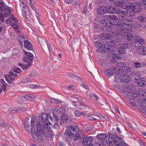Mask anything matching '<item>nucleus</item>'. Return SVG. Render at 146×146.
Segmentation results:
<instances>
[{
    "mask_svg": "<svg viewBox=\"0 0 146 146\" xmlns=\"http://www.w3.org/2000/svg\"><path fill=\"white\" fill-rule=\"evenodd\" d=\"M32 119L31 123L32 125L31 131L32 134H35L38 139H40L42 138V135H44L47 137H52L53 136V133L50 129V127L48 125H51V123L48 120V116L47 113H43L40 115L39 121L36 122L35 125H33L34 119Z\"/></svg>",
    "mask_w": 146,
    "mask_h": 146,
    "instance_id": "1",
    "label": "nucleus"
},
{
    "mask_svg": "<svg viewBox=\"0 0 146 146\" xmlns=\"http://www.w3.org/2000/svg\"><path fill=\"white\" fill-rule=\"evenodd\" d=\"M80 131L79 127L76 126H70L68 127L64 133L65 139L67 140L70 138L71 136H73V139L74 141H77L80 138Z\"/></svg>",
    "mask_w": 146,
    "mask_h": 146,
    "instance_id": "2",
    "label": "nucleus"
},
{
    "mask_svg": "<svg viewBox=\"0 0 146 146\" xmlns=\"http://www.w3.org/2000/svg\"><path fill=\"white\" fill-rule=\"evenodd\" d=\"M124 142L121 137L111 134H109L108 139L106 140V143L109 146L115 145L116 146H121Z\"/></svg>",
    "mask_w": 146,
    "mask_h": 146,
    "instance_id": "3",
    "label": "nucleus"
},
{
    "mask_svg": "<svg viewBox=\"0 0 146 146\" xmlns=\"http://www.w3.org/2000/svg\"><path fill=\"white\" fill-rule=\"evenodd\" d=\"M95 43V46L98 48L100 52L107 53L112 51L111 46H108L107 44H105L102 41H96Z\"/></svg>",
    "mask_w": 146,
    "mask_h": 146,
    "instance_id": "4",
    "label": "nucleus"
},
{
    "mask_svg": "<svg viewBox=\"0 0 146 146\" xmlns=\"http://www.w3.org/2000/svg\"><path fill=\"white\" fill-rule=\"evenodd\" d=\"M3 11L4 12V14L0 12V24L1 22L3 23L4 21L5 17L9 18L11 20L15 17L12 11L8 8H5Z\"/></svg>",
    "mask_w": 146,
    "mask_h": 146,
    "instance_id": "5",
    "label": "nucleus"
},
{
    "mask_svg": "<svg viewBox=\"0 0 146 146\" xmlns=\"http://www.w3.org/2000/svg\"><path fill=\"white\" fill-rule=\"evenodd\" d=\"M17 76V74L14 73L13 71H10L9 75H5V78L6 81L11 85H13L12 82Z\"/></svg>",
    "mask_w": 146,
    "mask_h": 146,
    "instance_id": "6",
    "label": "nucleus"
},
{
    "mask_svg": "<svg viewBox=\"0 0 146 146\" xmlns=\"http://www.w3.org/2000/svg\"><path fill=\"white\" fill-rule=\"evenodd\" d=\"M38 39L39 43L41 45L42 44L44 47V48L46 46V45H47L48 51L50 53L52 51V48L50 44L47 41H45L44 39L41 37L38 38Z\"/></svg>",
    "mask_w": 146,
    "mask_h": 146,
    "instance_id": "7",
    "label": "nucleus"
},
{
    "mask_svg": "<svg viewBox=\"0 0 146 146\" xmlns=\"http://www.w3.org/2000/svg\"><path fill=\"white\" fill-rule=\"evenodd\" d=\"M25 56H24L23 59L25 62L29 63L33 61V56L32 54L29 52H25Z\"/></svg>",
    "mask_w": 146,
    "mask_h": 146,
    "instance_id": "8",
    "label": "nucleus"
},
{
    "mask_svg": "<svg viewBox=\"0 0 146 146\" xmlns=\"http://www.w3.org/2000/svg\"><path fill=\"white\" fill-rule=\"evenodd\" d=\"M120 80L122 82H125L128 84L131 80L130 75L122 74L120 77Z\"/></svg>",
    "mask_w": 146,
    "mask_h": 146,
    "instance_id": "9",
    "label": "nucleus"
},
{
    "mask_svg": "<svg viewBox=\"0 0 146 146\" xmlns=\"http://www.w3.org/2000/svg\"><path fill=\"white\" fill-rule=\"evenodd\" d=\"M141 5L139 3H135L131 4L130 8L135 12H139L141 11Z\"/></svg>",
    "mask_w": 146,
    "mask_h": 146,
    "instance_id": "10",
    "label": "nucleus"
},
{
    "mask_svg": "<svg viewBox=\"0 0 146 146\" xmlns=\"http://www.w3.org/2000/svg\"><path fill=\"white\" fill-rule=\"evenodd\" d=\"M108 135L107 134L105 133H101L99 134L98 135V137L96 138L95 140H98L99 142L101 141L103 143H104V141L106 142V140L108 138Z\"/></svg>",
    "mask_w": 146,
    "mask_h": 146,
    "instance_id": "11",
    "label": "nucleus"
},
{
    "mask_svg": "<svg viewBox=\"0 0 146 146\" xmlns=\"http://www.w3.org/2000/svg\"><path fill=\"white\" fill-rule=\"evenodd\" d=\"M144 42V40L143 38L140 37H137L133 42V44L135 47H139Z\"/></svg>",
    "mask_w": 146,
    "mask_h": 146,
    "instance_id": "12",
    "label": "nucleus"
},
{
    "mask_svg": "<svg viewBox=\"0 0 146 146\" xmlns=\"http://www.w3.org/2000/svg\"><path fill=\"white\" fill-rule=\"evenodd\" d=\"M141 102V104L138 107V110L141 113L146 114V101Z\"/></svg>",
    "mask_w": 146,
    "mask_h": 146,
    "instance_id": "13",
    "label": "nucleus"
},
{
    "mask_svg": "<svg viewBox=\"0 0 146 146\" xmlns=\"http://www.w3.org/2000/svg\"><path fill=\"white\" fill-rule=\"evenodd\" d=\"M124 11L118 10L115 14L117 15V19L122 21L125 18L126 16Z\"/></svg>",
    "mask_w": 146,
    "mask_h": 146,
    "instance_id": "14",
    "label": "nucleus"
},
{
    "mask_svg": "<svg viewBox=\"0 0 146 146\" xmlns=\"http://www.w3.org/2000/svg\"><path fill=\"white\" fill-rule=\"evenodd\" d=\"M128 47L127 44L126 43L123 44L121 45L117 49L119 53L121 54L125 53L126 49Z\"/></svg>",
    "mask_w": 146,
    "mask_h": 146,
    "instance_id": "15",
    "label": "nucleus"
},
{
    "mask_svg": "<svg viewBox=\"0 0 146 146\" xmlns=\"http://www.w3.org/2000/svg\"><path fill=\"white\" fill-rule=\"evenodd\" d=\"M11 20L10 25L14 29H17L19 27L18 20L14 17Z\"/></svg>",
    "mask_w": 146,
    "mask_h": 146,
    "instance_id": "16",
    "label": "nucleus"
},
{
    "mask_svg": "<svg viewBox=\"0 0 146 146\" xmlns=\"http://www.w3.org/2000/svg\"><path fill=\"white\" fill-rule=\"evenodd\" d=\"M93 139L92 137H84L83 139L82 143L85 145H91V141Z\"/></svg>",
    "mask_w": 146,
    "mask_h": 146,
    "instance_id": "17",
    "label": "nucleus"
},
{
    "mask_svg": "<svg viewBox=\"0 0 146 146\" xmlns=\"http://www.w3.org/2000/svg\"><path fill=\"white\" fill-rule=\"evenodd\" d=\"M130 76L131 77V80H132L134 82L138 80L140 77V76L139 74L135 72H133L130 75Z\"/></svg>",
    "mask_w": 146,
    "mask_h": 146,
    "instance_id": "18",
    "label": "nucleus"
},
{
    "mask_svg": "<svg viewBox=\"0 0 146 146\" xmlns=\"http://www.w3.org/2000/svg\"><path fill=\"white\" fill-rule=\"evenodd\" d=\"M118 9L117 8L113 7H106V13H116Z\"/></svg>",
    "mask_w": 146,
    "mask_h": 146,
    "instance_id": "19",
    "label": "nucleus"
},
{
    "mask_svg": "<svg viewBox=\"0 0 146 146\" xmlns=\"http://www.w3.org/2000/svg\"><path fill=\"white\" fill-rule=\"evenodd\" d=\"M24 47L29 50H32L33 49V47L31 42L26 40H24Z\"/></svg>",
    "mask_w": 146,
    "mask_h": 146,
    "instance_id": "20",
    "label": "nucleus"
},
{
    "mask_svg": "<svg viewBox=\"0 0 146 146\" xmlns=\"http://www.w3.org/2000/svg\"><path fill=\"white\" fill-rule=\"evenodd\" d=\"M97 12L98 14L101 15L103 13H106V7L102 6L99 7L97 10Z\"/></svg>",
    "mask_w": 146,
    "mask_h": 146,
    "instance_id": "21",
    "label": "nucleus"
},
{
    "mask_svg": "<svg viewBox=\"0 0 146 146\" xmlns=\"http://www.w3.org/2000/svg\"><path fill=\"white\" fill-rule=\"evenodd\" d=\"M125 24L122 23H121L117 25L116 29L117 31L120 32L125 30L126 29V27H125Z\"/></svg>",
    "mask_w": 146,
    "mask_h": 146,
    "instance_id": "22",
    "label": "nucleus"
},
{
    "mask_svg": "<svg viewBox=\"0 0 146 146\" xmlns=\"http://www.w3.org/2000/svg\"><path fill=\"white\" fill-rule=\"evenodd\" d=\"M138 96L140 98V100H146V90H144L140 92Z\"/></svg>",
    "mask_w": 146,
    "mask_h": 146,
    "instance_id": "23",
    "label": "nucleus"
},
{
    "mask_svg": "<svg viewBox=\"0 0 146 146\" xmlns=\"http://www.w3.org/2000/svg\"><path fill=\"white\" fill-rule=\"evenodd\" d=\"M26 1L32 9H33L36 14L37 13V15H38V11L36 7L34 5L33 0H26Z\"/></svg>",
    "mask_w": 146,
    "mask_h": 146,
    "instance_id": "24",
    "label": "nucleus"
},
{
    "mask_svg": "<svg viewBox=\"0 0 146 146\" xmlns=\"http://www.w3.org/2000/svg\"><path fill=\"white\" fill-rule=\"evenodd\" d=\"M141 102L139 101H131L129 104L133 107L137 108L138 110L139 106L141 104Z\"/></svg>",
    "mask_w": 146,
    "mask_h": 146,
    "instance_id": "25",
    "label": "nucleus"
},
{
    "mask_svg": "<svg viewBox=\"0 0 146 146\" xmlns=\"http://www.w3.org/2000/svg\"><path fill=\"white\" fill-rule=\"evenodd\" d=\"M23 98H24L25 99H23V98L21 99L22 100L25 99L27 100H35L37 99H34V98H35V97L32 94H28L25 95L23 96Z\"/></svg>",
    "mask_w": 146,
    "mask_h": 146,
    "instance_id": "26",
    "label": "nucleus"
},
{
    "mask_svg": "<svg viewBox=\"0 0 146 146\" xmlns=\"http://www.w3.org/2000/svg\"><path fill=\"white\" fill-rule=\"evenodd\" d=\"M122 37L125 39L131 40L133 39V37L131 34L130 33H125L122 35Z\"/></svg>",
    "mask_w": 146,
    "mask_h": 146,
    "instance_id": "27",
    "label": "nucleus"
},
{
    "mask_svg": "<svg viewBox=\"0 0 146 146\" xmlns=\"http://www.w3.org/2000/svg\"><path fill=\"white\" fill-rule=\"evenodd\" d=\"M115 68L114 67H112L110 69H108L107 72L106 74L109 76H111L113 75L114 73L115 72Z\"/></svg>",
    "mask_w": 146,
    "mask_h": 146,
    "instance_id": "28",
    "label": "nucleus"
},
{
    "mask_svg": "<svg viewBox=\"0 0 146 146\" xmlns=\"http://www.w3.org/2000/svg\"><path fill=\"white\" fill-rule=\"evenodd\" d=\"M50 119L52 121V123L54 124L53 127L54 128L59 129V125L57 121V120H55L54 119H53L51 117H50Z\"/></svg>",
    "mask_w": 146,
    "mask_h": 146,
    "instance_id": "29",
    "label": "nucleus"
},
{
    "mask_svg": "<svg viewBox=\"0 0 146 146\" xmlns=\"http://www.w3.org/2000/svg\"><path fill=\"white\" fill-rule=\"evenodd\" d=\"M138 84L139 86L140 87L145 86L146 85V79L144 78H141L139 80Z\"/></svg>",
    "mask_w": 146,
    "mask_h": 146,
    "instance_id": "30",
    "label": "nucleus"
},
{
    "mask_svg": "<svg viewBox=\"0 0 146 146\" xmlns=\"http://www.w3.org/2000/svg\"><path fill=\"white\" fill-rule=\"evenodd\" d=\"M88 96L91 100H97L99 99V98L98 96L95 94L93 93H91L90 94H88Z\"/></svg>",
    "mask_w": 146,
    "mask_h": 146,
    "instance_id": "31",
    "label": "nucleus"
},
{
    "mask_svg": "<svg viewBox=\"0 0 146 146\" xmlns=\"http://www.w3.org/2000/svg\"><path fill=\"white\" fill-rule=\"evenodd\" d=\"M123 22L124 23H122L125 24L124 26L125 27L126 25L131 27V26L132 21H131L129 19H128L126 18L124 19L123 21Z\"/></svg>",
    "mask_w": 146,
    "mask_h": 146,
    "instance_id": "32",
    "label": "nucleus"
},
{
    "mask_svg": "<svg viewBox=\"0 0 146 146\" xmlns=\"http://www.w3.org/2000/svg\"><path fill=\"white\" fill-rule=\"evenodd\" d=\"M131 26V27L133 28H138L141 25V23L140 22H132Z\"/></svg>",
    "mask_w": 146,
    "mask_h": 146,
    "instance_id": "33",
    "label": "nucleus"
},
{
    "mask_svg": "<svg viewBox=\"0 0 146 146\" xmlns=\"http://www.w3.org/2000/svg\"><path fill=\"white\" fill-rule=\"evenodd\" d=\"M71 1L72 4L75 8H77L79 7V0H72Z\"/></svg>",
    "mask_w": 146,
    "mask_h": 146,
    "instance_id": "34",
    "label": "nucleus"
},
{
    "mask_svg": "<svg viewBox=\"0 0 146 146\" xmlns=\"http://www.w3.org/2000/svg\"><path fill=\"white\" fill-rule=\"evenodd\" d=\"M110 53L108 55V57L110 58L114 59L117 57L116 55L114 54V51L112 50V51L110 52Z\"/></svg>",
    "mask_w": 146,
    "mask_h": 146,
    "instance_id": "35",
    "label": "nucleus"
},
{
    "mask_svg": "<svg viewBox=\"0 0 146 146\" xmlns=\"http://www.w3.org/2000/svg\"><path fill=\"white\" fill-rule=\"evenodd\" d=\"M127 87L129 91L134 92L135 86L133 84H130L127 86Z\"/></svg>",
    "mask_w": 146,
    "mask_h": 146,
    "instance_id": "36",
    "label": "nucleus"
},
{
    "mask_svg": "<svg viewBox=\"0 0 146 146\" xmlns=\"http://www.w3.org/2000/svg\"><path fill=\"white\" fill-rule=\"evenodd\" d=\"M7 7L5 3L2 0H0V8L1 11H3L5 8Z\"/></svg>",
    "mask_w": 146,
    "mask_h": 146,
    "instance_id": "37",
    "label": "nucleus"
},
{
    "mask_svg": "<svg viewBox=\"0 0 146 146\" xmlns=\"http://www.w3.org/2000/svg\"><path fill=\"white\" fill-rule=\"evenodd\" d=\"M124 3V2L122 1H117L114 2V5L117 7H119L122 6Z\"/></svg>",
    "mask_w": 146,
    "mask_h": 146,
    "instance_id": "38",
    "label": "nucleus"
},
{
    "mask_svg": "<svg viewBox=\"0 0 146 146\" xmlns=\"http://www.w3.org/2000/svg\"><path fill=\"white\" fill-rule=\"evenodd\" d=\"M109 37V35L106 33H102L101 35V38L104 40L108 39Z\"/></svg>",
    "mask_w": 146,
    "mask_h": 146,
    "instance_id": "39",
    "label": "nucleus"
},
{
    "mask_svg": "<svg viewBox=\"0 0 146 146\" xmlns=\"http://www.w3.org/2000/svg\"><path fill=\"white\" fill-rule=\"evenodd\" d=\"M139 53L142 55L146 54V48L145 47H143L142 48L139 49Z\"/></svg>",
    "mask_w": 146,
    "mask_h": 146,
    "instance_id": "40",
    "label": "nucleus"
},
{
    "mask_svg": "<svg viewBox=\"0 0 146 146\" xmlns=\"http://www.w3.org/2000/svg\"><path fill=\"white\" fill-rule=\"evenodd\" d=\"M94 142V146H103V143L101 141L99 142L98 139H95Z\"/></svg>",
    "mask_w": 146,
    "mask_h": 146,
    "instance_id": "41",
    "label": "nucleus"
},
{
    "mask_svg": "<svg viewBox=\"0 0 146 146\" xmlns=\"http://www.w3.org/2000/svg\"><path fill=\"white\" fill-rule=\"evenodd\" d=\"M145 65V64H144L143 62L140 63L136 62L134 63V66L136 68H141L144 65Z\"/></svg>",
    "mask_w": 146,
    "mask_h": 146,
    "instance_id": "42",
    "label": "nucleus"
},
{
    "mask_svg": "<svg viewBox=\"0 0 146 146\" xmlns=\"http://www.w3.org/2000/svg\"><path fill=\"white\" fill-rule=\"evenodd\" d=\"M68 116L66 114L63 113L61 116L60 119L67 121L68 120Z\"/></svg>",
    "mask_w": 146,
    "mask_h": 146,
    "instance_id": "43",
    "label": "nucleus"
},
{
    "mask_svg": "<svg viewBox=\"0 0 146 146\" xmlns=\"http://www.w3.org/2000/svg\"><path fill=\"white\" fill-rule=\"evenodd\" d=\"M1 82L2 85L3 86V87H2L3 90L4 91H5L6 89V86L8 84L5 83V81L3 79L1 80Z\"/></svg>",
    "mask_w": 146,
    "mask_h": 146,
    "instance_id": "44",
    "label": "nucleus"
},
{
    "mask_svg": "<svg viewBox=\"0 0 146 146\" xmlns=\"http://www.w3.org/2000/svg\"><path fill=\"white\" fill-rule=\"evenodd\" d=\"M138 20L141 22L145 23L146 22V18L143 16L139 17H138Z\"/></svg>",
    "mask_w": 146,
    "mask_h": 146,
    "instance_id": "45",
    "label": "nucleus"
},
{
    "mask_svg": "<svg viewBox=\"0 0 146 146\" xmlns=\"http://www.w3.org/2000/svg\"><path fill=\"white\" fill-rule=\"evenodd\" d=\"M24 128L27 133H29L31 132L30 125L28 124H26V123H25Z\"/></svg>",
    "mask_w": 146,
    "mask_h": 146,
    "instance_id": "46",
    "label": "nucleus"
},
{
    "mask_svg": "<svg viewBox=\"0 0 146 146\" xmlns=\"http://www.w3.org/2000/svg\"><path fill=\"white\" fill-rule=\"evenodd\" d=\"M20 8L22 9H25L27 8L26 6L24 5L23 1L22 0H21L20 2Z\"/></svg>",
    "mask_w": 146,
    "mask_h": 146,
    "instance_id": "47",
    "label": "nucleus"
},
{
    "mask_svg": "<svg viewBox=\"0 0 146 146\" xmlns=\"http://www.w3.org/2000/svg\"><path fill=\"white\" fill-rule=\"evenodd\" d=\"M140 146H145V143L141 139H139L137 141Z\"/></svg>",
    "mask_w": 146,
    "mask_h": 146,
    "instance_id": "48",
    "label": "nucleus"
},
{
    "mask_svg": "<svg viewBox=\"0 0 146 146\" xmlns=\"http://www.w3.org/2000/svg\"><path fill=\"white\" fill-rule=\"evenodd\" d=\"M31 63L29 62L26 66L23 65L22 66V68L23 70H26L29 66H31Z\"/></svg>",
    "mask_w": 146,
    "mask_h": 146,
    "instance_id": "49",
    "label": "nucleus"
},
{
    "mask_svg": "<svg viewBox=\"0 0 146 146\" xmlns=\"http://www.w3.org/2000/svg\"><path fill=\"white\" fill-rule=\"evenodd\" d=\"M87 119L91 121H94V115H91L88 116L87 117Z\"/></svg>",
    "mask_w": 146,
    "mask_h": 146,
    "instance_id": "50",
    "label": "nucleus"
},
{
    "mask_svg": "<svg viewBox=\"0 0 146 146\" xmlns=\"http://www.w3.org/2000/svg\"><path fill=\"white\" fill-rule=\"evenodd\" d=\"M109 18L111 19L115 20L117 19V15H115L114 14H112L110 15H109Z\"/></svg>",
    "mask_w": 146,
    "mask_h": 146,
    "instance_id": "51",
    "label": "nucleus"
},
{
    "mask_svg": "<svg viewBox=\"0 0 146 146\" xmlns=\"http://www.w3.org/2000/svg\"><path fill=\"white\" fill-rule=\"evenodd\" d=\"M13 70L15 73H20L21 71V69L17 67H15L13 68Z\"/></svg>",
    "mask_w": 146,
    "mask_h": 146,
    "instance_id": "52",
    "label": "nucleus"
},
{
    "mask_svg": "<svg viewBox=\"0 0 146 146\" xmlns=\"http://www.w3.org/2000/svg\"><path fill=\"white\" fill-rule=\"evenodd\" d=\"M119 75H115L114 81L116 83L118 82L119 80L120 77Z\"/></svg>",
    "mask_w": 146,
    "mask_h": 146,
    "instance_id": "53",
    "label": "nucleus"
},
{
    "mask_svg": "<svg viewBox=\"0 0 146 146\" xmlns=\"http://www.w3.org/2000/svg\"><path fill=\"white\" fill-rule=\"evenodd\" d=\"M96 103L99 105L103 106L105 104H106L107 103L105 102L104 101H97Z\"/></svg>",
    "mask_w": 146,
    "mask_h": 146,
    "instance_id": "54",
    "label": "nucleus"
},
{
    "mask_svg": "<svg viewBox=\"0 0 146 146\" xmlns=\"http://www.w3.org/2000/svg\"><path fill=\"white\" fill-rule=\"evenodd\" d=\"M110 28L108 27V25H107V26H105V27L103 28V30L104 31H106L107 32H110Z\"/></svg>",
    "mask_w": 146,
    "mask_h": 146,
    "instance_id": "55",
    "label": "nucleus"
},
{
    "mask_svg": "<svg viewBox=\"0 0 146 146\" xmlns=\"http://www.w3.org/2000/svg\"><path fill=\"white\" fill-rule=\"evenodd\" d=\"M111 35L112 36H115L117 35H118L119 34V32H118L117 31V30L115 31L111 32Z\"/></svg>",
    "mask_w": 146,
    "mask_h": 146,
    "instance_id": "56",
    "label": "nucleus"
},
{
    "mask_svg": "<svg viewBox=\"0 0 146 146\" xmlns=\"http://www.w3.org/2000/svg\"><path fill=\"white\" fill-rule=\"evenodd\" d=\"M31 80L29 78H25L22 81V83L24 84L25 83L27 82H31Z\"/></svg>",
    "mask_w": 146,
    "mask_h": 146,
    "instance_id": "57",
    "label": "nucleus"
},
{
    "mask_svg": "<svg viewBox=\"0 0 146 146\" xmlns=\"http://www.w3.org/2000/svg\"><path fill=\"white\" fill-rule=\"evenodd\" d=\"M134 92H131L129 91V92H128L127 93V96H130V100H132V96L133 94V93Z\"/></svg>",
    "mask_w": 146,
    "mask_h": 146,
    "instance_id": "58",
    "label": "nucleus"
},
{
    "mask_svg": "<svg viewBox=\"0 0 146 146\" xmlns=\"http://www.w3.org/2000/svg\"><path fill=\"white\" fill-rule=\"evenodd\" d=\"M81 114V112L78 110H76L74 112V114L75 116L79 117Z\"/></svg>",
    "mask_w": 146,
    "mask_h": 146,
    "instance_id": "59",
    "label": "nucleus"
},
{
    "mask_svg": "<svg viewBox=\"0 0 146 146\" xmlns=\"http://www.w3.org/2000/svg\"><path fill=\"white\" fill-rule=\"evenodd\" d=\"M117 64V66L119 67H123L125 66V63L123 62H119Z\"/></svg>",
    "mask_w": 146,
    "mask_h": 146,
    "instance_id": "60",
    "label": "nucleus"
},
{
    "mask_svg": "<svg viewBox=\"0 0 146 146\" xmlns=\"http://www.w3.org/2000/svg\"><path fill=\"white\" fill-rule=\"evenodd\" d=\"M101 119V117L97 115H94V121L99 120Z\"/></svg>",
    "mask_w": 146,
    "mask_h": 146,
    "instance_id": "61",
    "label": "nucleus"
},
{
    "mask_svg": "<svg viewBox=\"0 0 146 146\" xmlns=\"http://www.w3.org/2000/svg\"><path fill=\"white\" fill-rule=\"evenodd\" d=\"M100 23L101 24L103 25L104 26H107L108 24L106 22V20H102L100 21Z\"/></svg>",
    "mask_w": 146,
    "mask_h": 146,
    "instance_id": "62",
    "label": "nucleus"
},
{
    "mask_svg": "<svg viewBox=\"0 0 146 146\" xmlns=\"http://www.w3.org/2000/svg\"><path fill=\"white\" fill-rule=\"evenodd\" d=\"M138 95L137 94L134 92L133 93L131 98L132 100H135L136 98L138 97Z\"/></svg>",
    "mask_w": 146,
    "mask_h": 146,
    "instance_id": "63",
    "label": "nucleus"
},
{
    "mask_svg": "<svg viewBox=\"0 0 146 146\" xmlns=\"http://www.w3.org/2000/svg\"><path fill=\"white\" fill-rule=\"evenodd\" d=\"M123 92L125 93H127L128 92H129V91L127 86H124L123 88Z\"/></svg>",
    "mask_w": 146,
    "mask_h": 146,
    "instance_id": "64",
    "label": "nucleus"
}]
</instances>
